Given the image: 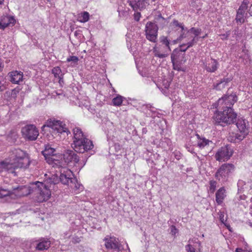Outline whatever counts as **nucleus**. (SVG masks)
Here are the masks:
<instances>
[{"mask_svg":"<svg viewBox=\"0 0 252 252\" xmlns=\"http://www.w3.org/2000/svg\"><path fill=\"white\" fill-rule=\"evenodd\" d=\"M58 183L56 177L49 178L44 182H36L32 183L35 199L38 202H43L48 200L51 195V189Z\"/></svg>","mask_w":252,"mask_h":252,"instance_id":"f257e3e1","label":"nucleus"},{"mask_svg":"<svg viewBox=\"0 0 252 252\" xmlns=\"http://www.w3.org/2000/svg\"><path fill=\"white\" fill-rule=\"evenodd\" d=\"M219 215L220 220L222 223H224V222H225V221L224 219V213L222 212H220L219 213Z\"/></svg>","mask_w":252,"mask_h":252,"instance_id":"37998d69","label":"nucleus"},{"mask_svg":"<svg viewBox=\"0 0 252 252\" xmlns=\"http://www.w3.org/2000/svg\"><path fill=\"white\" fill-rule=\"evenodd\" d=\"M178 232V230L174 225L171 226V234L172 235H175Z\"/></svg>","mask_w":252,"mask_h":252,"instance_id":"de8ad7c7","label":"nucleus"},{"mask_svg":"<svg viewBox=\"0 0 252 252\" xmlns=\"http://www.w3.org/2000/svg\"><path fill=\"white\" fill-rule=\"evenodd\" d=\"M21 89L19 87L16 88L12 90L11 95L12 97H16L17 94L19 93Z\"/></svg>","mask_w":252,"mask_h":252,"instance_id":"58836bf2","label":"nucleus"},{"mask_svg":"<svg viewBox=\"0 0 252 252\" xmlns=\"http://www.w3.org/2000/svg\"><path fill=\"white\" fill-rule=\"evenodd\" d=\"M55 152V149L53 148H52L49 145H47L45 146V150L44 151H42V154L44 155V156L47 158V157L52 156V157L51 158H49L48 161L49 163L52 162V159L51 158H54V152Z\"/></svg>","mask_w":252,"mask_h":252,"instance_id":"412c9836","label":"nucleus"},{"mask_svg":"<svg viewBox=\"0 0 252 252\" xmlns=\"http://www.w3.org/2000/svg\"><path fill=\"white\" fill-rule=\"evenodd\" d=\"M236 125L237 128L239 129L240 133H247V134H248V131L246 128V123L244 120H238Z\"/></svg>","mask_w":252,"mask_h":252,"instance_id":"393cba45","label":"nucleus"},{"mask_svg":"<svg viewBox=\"0 0 252 252\" xmlns=\"http://www.w3.org/2000/svg\"><path fill=\"white\" fill-rule=\"evenodd\" d=\"M176 42H177V41H176V40H173V43L174 44L176 43Z\"/></svg>","mask_w":252,"mask_h":252,"instance_id":"bf43d9fd","label":"nucleus"},{"mask_svg":"<svg viewBox=\"0 0 252 252\" xmlns=\"http://www.w3.org/2000/svg\"><path fill=\"white\" fill-rule=\"evenodd\" d=\"M177 50L173 51L171 56V61L173 63V69L178 71L182 70L181 67L177 63V57H176V53Z\"/></svg>","mask_w":252,"mask_h":252,"instance_id":"a878e982","label":"nucleus"},{"mask_svg":"<svg viewBox=\"0 0 252 252\" xmlns=\"http://www.w3.org/2000/svg\"><path fill=\"white\" fill-rule=\"evenodd\" d=\"M234 166L232 164H222L216 172L215 178L219 181L226 182L230 174L234 171Z\"/></svg>","mask_w":252,"mask_h":252,"instance_id":"39448f33","label":"nucleus"},{"mask_svg":"<svg viewBox=\"0 0 252 252\" xmlns=\"http://www.w3.org/2000/svg\"><path fill=\"white\" fill-rule=\"evenodd\" d=\"M227 86L222 80H220L219 82L214 85V88L217 90H221Z\"/></svg>","mask_w":252,"mask_h":252,"instance_id":"c756f323","label":"nucleus"},{"mask_svg":"<svg viewBox=\"0 0 252 252\" xmlns=\"http://www.w3.org/2000/svg\"><path fill=\"white\" fill-rule=\"evenodd\" d=\"M160 42L164 45L167 48L168 52L166 53H160L159 52L158 50H155L154 52L155 53V56L158 57L159 58H163L167 57L168 55V52L171 51V49L170 48V41L167 38L166 36H162L160 38Z\"/></svg>","mask_w":252,"mask_h":252,"instance_id":"dca6fc26","label":"nucleus"},{"mask_svg":"<svg viewBox=\"0 0 252 252\" xmlns=\"http://www.w3.org/2000/svg\"><path fill=\"white\" fill-rule=\"evenodd\" d=\"M169 86V84L167 83V84L165 86V88H167Z\"/></svg>","mask_w":252,"mask_h":252,"instance_id":"5fc2aeb1","label":"nucleus"},{"mask_svg":"<svg viewBox=\"0 0 252 252\" xmlns=\"http://www.w3.org/2000/svg\"><path fill=\"white\" fill-rule=\"evenodd\" d=\"M173 24L174 25H175L176 26L180 27L182 29V31L184 30V26L182 25V24L179 23L178 21L175 20H174L173 21Z\"/></svg>","mask_w":252,"mask_h":252,"instance_id":"a18cd8bd","label":"nucleus"},{"mask_svg":"<svg viewBox=\"0 0 252 252\" xmlns=\"http://www.w3.org/2000/svg\"><path fill=\"white\" fill-rule=\"evenodd\" d=\"M10 81L13 83L18 84L23 79V73L21 71H12L10 73Z\"/></svg>","mask_w":252,"mask_h":252,"instance_id":"a211bd4d","label":"nucleus"},{"mask_svg":"<svg viewBox=\"0 0 252 252\" xmlns=\"http://www.w3.org/2000/svg\"><path fill=\"white\" fill-rule=\"evenodd\" d=\"M230 34V31H227L225 33L222 34L221 36H222V39L223 40H226L228 39V37Z\"/></svg>","mask_w":252,"mask_h":252,"instance_id":"49530a36","label":"nucleus"},{"mask_svg":"<svg viewBox=\"0 0 252 252\" xmlns=\"http://www.w3.org/2000/svg\"><path fill=\"white\" fill-rule=\"evenodd\" d=\"M246 135H247V133H230L229 136L228 137V140L231 142H239L244 139Z\"/></svg>","mask_w":252,"mask_h":252,"instance_id":"6ab92c4d","label":"nucleus"},{"mask_svg":"<svg viewBox=\"0 0 252 252\" xmlns=\"http://www.w3.org/2000/svg\"><path fill=\"white\" fill-rule=\"evenodd\" d=\"M4 20H6L8 23H9V25L10 24L13 25L15 23V20L13 17L5 16L4 17Z\"/></svg>","mask_w":252,"mask_h":252,"instance_id":"ea45409f","label":"nucleus"},{"mask_svg":"<svg viewBox=\"0 0 252 252\" xmlns=\"http://www.w3.org/2000/svg\"><path fill=\"white\" fill-rule=\"evenodd\" d=\"M225 190L222 187L220 188L216 193V201L219 205L221 204L223 202L225 196Z\"/></svg>","mask_w":252,"mask_h":252,"instance_id":"5701e85b","label":"nucleus"},{"mask_svg":"<svg viewBox=\"0 0 252 252\" xmlns=\"http://www.w3.org/2000/svg\"><path fill=\"white\" fill-rule=\"evenodd\" d=\"M105 241V246L107 249H113L120 251L121 244L119 242L118 239L115 237L107 236L103 239Z\"/></svg>","mask_w":252,"mask_h":252,"instance_id":"4468645a","label":"nucleus"},{"mask_svg":"<svg viewBox=\"0 0 252 252\" xmlns=\"http://www.w3.org/2000/svg\"><path fill=\"white\" fill-rule=\"evenodd\" d=\"M61 73V69L60 67L57 66L54 67L52 69V73L54 75L55 77H58L60 79V81H61L62 78L60 76V74Z\"/></svg>","mask_w":252,"mask_h":252,"instance_id":"c85d7f7f","label":"nucleus"},{"mask_svg":"<svg viewBox=\"0 0 252 252\" xmlns=\"http://www.w3.org/2000/svg\"><path fill=\"white\" fill-rule=\"evenodd\" d=\"M245 185V183L244 181L242 180H239L237 183V186L238 187V190L242 189L244 185Z\"/></svg>","mask_w":252,"mask_h":252,"instance_id":"79ce46f5","label":"nucleus"},{"mask_svg":"<svg viewBox=\"0 0 252 252\" xmlns=\"http://www.w3.org/2000/svg\"><path fill=\"white\" fill-rule=\"evenodd\" d=\"M137 0H128L127 2L132 8L133 10L136 11L138 9Z\"/></svg>","mask_w":252,"mask_h":252,"instance_id":"7c9ffc66","label":"nucleus"},{"mask_svg":"<svg viewBox=\"0 0 252 252\" xmlns=\"http://www.w3.org/2000/svg\"><path fill=\"white\" fill-rule=\"evenodd\" d=\"M243 250L241 248H237L236 249V252H242Z\"/></svg>","mask_w":252,"mask_h":252,"instance_id":"603ef678","label":"nucleus"},{"mask_svg":"<svg viewBox=\"0 0 252 252\" xmlns=\"http://www.w3.org/2000/svg\"><path fill=\"white\" fill-rule=\"evenodd\" d=\"M248 12L250 15L252 16V4H251V6L249 7Z\"/></svg>","mask_w":252,"mask_h":252,"instance_id":"8fccbe9b","label":"nucleus"},{"mask_svg":"<svg viewBox=\"0 0 252 252\" xmlns=\"http://www.w3.org/2000/svg\"><path fill=\"white\" fill-rule=\"evenodd\" d=\"M124 97L121 95H118L116 97H114L113 100V104L114 106H120L123 101Z\"/></svg>","mask_w":252,"mask_h":252,"instance_id":"bb28decb","label":"nucleus"},{"mask_svg":"<svg viewBox=\"0 0 252 252\" xmlns=\"http://www.w3.org/2000/svg\"><path fill=\"white\" fill-rule=\"evenodd\" d=\"M12 154L14 157L13 160H17L19 159L23 160V164H21L20 166H26L27 165H30V161L28 155L24 151L20 149H14L12 151Z\"/></svg>","mask_w":252,"mask_h":252,"instance_id":"f8f14e48","label":"nucleus"},{"mask_svg":"<svg viewBox=\"0 0 252 252\" xmlns=\"http://www.w3.org/2000/svg\"><path fill=\"white\" fill-rule=\"evenodd\" d=\"M45 126L51 127L53 130H56L57 132L60 133L69 132L67 128L65 127V125H63L62 122L60 121H56L55 120H48L46 124L42 126V128Z\"/></svg>","mask_w":252,"mask_h":252,"instance_id":"9d476101","label":"nucleus"},{"mask_svg":"<svg viewBox=\"0 0 252 252\" xmlns=\"http://www.w3.org/2000/svg\"><path fill=\"white\" fill-rule=\"evenodd\" d=\"M158 18H162V19H163V20L164 19L162 17V16H161V14H160V15H158Z\"/></svg>","mask_w":252,"mask_h":252,"instance_id":"6e6d98bb","label":"nucleus"},{"mask_svg":"<svg viewBox=\"0 0 252 252\" xmlns=\"http://www.w3.org/2000/svg\"><path fill=\"white\" fill-rule=\"evenodd\" d=\"M232 151L228 146L221 147L215 155L216 160L220 161L228 159L232 155Z\"/></svg>","mask_w":252,"mask_h":252,"instance_id":"ddd939ff","label":"nucleus"},{"mask_svg":"<svg viewBox=\"0 0 252 252\" xmlns=\"http://www.w3.org/2000/svg\"><path fill=\"white\" fill-rule=\"evenodd\" d=\"M201 32V29H196L195 28H191L190 29L187 33L185 34V36H184V33H183L181 34L179 37V39H181L184 37H186L188 36V34H189L190 33H193L194 35V37H197V36H198Z\"/></svg>","mask_w":252,"mask_h":252,"instance_id":"b1692460","label":"nucleus"},{"mask_svg":"<svg viewBox=\"0 0 252 252\" xmlns=\"http://www.w3.org/2000/svg\"><path fill=\"white\" fill-rule=\"evenodd\" d=\"M141 17V14L140 12H136L134 15V20L136 21H138Z\"/></svg>","mask_w":252,"mask_h":252,"instance_id":"09e8293b","label":"nucleus"},{"mask_svg":"<svg viewBox=\"0 0 252 252\" xmlns=\"http://www.w3.org/2000/svg\"><path fill=\"white\" fill-rule=\"evenodd\" d=\"M249 3L248 0H243L242 4L240 6L237 10V14L235 18L236 23L242 24L245 22V18L247 15L245 12L246 10L248 8V5Z\"/></svg>","mask_w":252,"mask_h":252,"instance_id":"9b49d317","label":"nucleus"},{"mask_svg":"<svg viewBox=\"0 0 252 252\" xmlns=\"http://www.w3.org/2000/svg\"><path fill=\"white\" fill-rule=\"evenodd\" d=\"M185 44H183L180 46L179 49H175L174 50V51L177 50V52L176 53V57L178 58V55L180 54L181 52H185L188 48H184L185 46Z\"/></svg>","mask_w":252,"mask_h":252,"instance_id":"473e14b6","label":"nucleus"},{"mask_svg":"<svg viewBox=\"0 0 252 252\" xmlns=\"http://www.w3.org/2000/svg\"><path fill=\"white\" fill-rule=\"evenodd\" d=\"M223 224H224V225L227 227V228H228L230 231H231V230H230V226L229 224H227L226 223H225V222H224V223H223Z\"/></svg>","mask_w":252,"mask_h":252,"instance_id":"3c124183","label":"nucleus"},{"mask_svg":"<svg viewBox=\"0 0 252 252\" xmlns=\"http://www.w3.org/2000/svg\"><path fill=\"white\" fill-rule=\"evenodd\" d=\"M158 30V28L155 23L147 22L145 30L146 38L151 42H156L157 39Z\"/></svg>","mask_w":252,"mask_h":252,"instance_id":"1a4fd4ad","label":"nucleus"},{"mask_svg":"<svg viewBox=\"0 0 252 252\" xmlns=\"http://www.w3.org/2000/svg\"><path fill=\"white\" fill-rule=\"evenodd\" d=\"M210 184V191L211 192L213 193L216 188L217 182L215 181L211 180L209 182Z\"/></svg>","mask_w":252,"mask_h":252,"instance_id":"c9c22d12","label":"nucleus"},{"mask_svg":"<svg viewBox=\"0 0 252 252\" xmlns=\"http://www.w3.org/2000/svg\"><path fill=\"white\" fill-rule=\"evenodd\" d=\"M21 132L23 137L29 141L35 140L39 135L38 130L33 125H26L22 128Z\"/></svg>","mask_w":252,"mask_h":252,"instance_id":"0eeeda50","label":"nucleus"},{"mask_svg":"<svg viewBox=\"0 0 252 252\" xmlns=\"http://www.w3.org/2000/svg\"><path fill=\"white\" fill-rule=\"evenodd\" d=\"M207 34H205V35H204L202 38H205V37L207 36Z\"/></svg>","mask_w":252,"mask_h":252,"instance_id":"13d9d810","label":"nucleus"},{"mask_svg":"<svg viewBox=\"0 0 252 252\" xmlns=\"http://www.w3.org/2000/svg\"><path fill=\"white\" fill-rule=\"evenodd\" d=\"M220 109L221 110L215 113L213 117L214 124L224 126L236 122L237 115L232 108Z\"/></svg>","mask_w":252,"mask_h":252,"instance_id":"7ed1b4c3","label":"nucleus"},{"mask_svg":"<svg viewBox=\"0 0 252 252\" xmlns=\"http://www.w3.org/2000/svg\"><path fill=\"white\" fill-rule=\"evenodd\" d=\"M218 65L217 61L211 58L205 64V69L209 72H215L218 69Z\"/></svg>","mask_w":252,"mask_h":252,"instance_id":"f3484780","label":"nucleus"},{"mask_svg":"<svg viewBox=\"0 0 252 252\" xmlns=\"http://www.w3.org/2000/svg\"><path fill=\"white\" fill-rule=\"evenodd\" d=\"M63 158L64 164H68L70 162L77 163L79 161V157L75 153V151L70 150H66L63 154Z\"/></svg>","mask_w":252,"mask_h":252,"instance_id":"2eb2a0df","label":"nucleus"},{"mask_svg":"<svg viewBox=\"0 0 252 252\" xmlns=\"http://www.w3.org/2000/svg\"><path fill=\"white\" fill-rule=\"evenodd\" d=\"M3 1H4V0H0V4H2Z\"/></svg>","mask_w":252,"mask_h":252,"instance_id":"4d7b16f0","label":"nucleus"},{"mask_svg":"<svg viewBox=\"0 0 252 252\" xmlns=\"http://www.w3.org/2000/svg\"><path fill=\"white\" fill-rule=\"evenodd\" d=\"M74 140L73 146L74 151L80 153H84L94 147L92 141L84 136L81 129L75 127L73 129Z\"/></svg>","mask_w":252,"mask_h":252,"instance_id":"f03ea898","label":"nucleus"},{"mask_svg":"<svg viewBox=\"0 0 252 252\" xmlns=\"http://www.w3.org/2000/svg\"><path fill=\"white\" fill-rule=\"evenodd\" d=\"M233 79V77L231 75H229L228 74H227V75L224 77L223 78L221 79V80L223 82H224L225 84L227 85V84L231 82Z\"/></svg>","mask_w":252,"mask_h":252,"instance_id":"e433bc0d","label":"nucleus"},{"mask_svg":"<svg viewBox=\"0 0 252 252\" xmlns=\"http://www.w3.org/2000/svg\"><path fill=\"white\" fill-rule=\"evenodd\" d=\"M78 61H79L78 58L76 56H70L66 60V61L67 62H72L74 63H77Z\"/></svg>","mask_w":252,"mask_h":252,"instance_id":"4c0bfd02","label":"nucleus"},{"mask_svg":"<svg viewBox=\"0 0 252 252\" xmlns=\"http://www.w3.org/2000/svg\"><path fill=\"white\" fill-rule=\"evenodd\" d=\"M9 25V23H8L6 20H4V17L0 21V29L3 30Z\"/></svg>","mask_w":252,"mask_h":252,"instance_id":"72a5a7b5","label":"nucleus"},{"mask_svg":"<svg viewBox=\"0 0 252 252\" xmlns=\"http://www.w3.org/2000/svg\"><path fill=\"white\" fill-rule=\"evenodd\" d=\"M23 160L19 159L17 160L13 161V162L12 163L11 165H7V168L8 170L10 171L11 173H14V172L11 170L12 168H13L14 170H15L16 169L18 168H27L29 167V165H27L26 166H20L21 164H22V162H23Z\"/></svg>","mask_w":252,"mask_h":252,"instance_id":"aec40b11","label":"nucleus"},{"mask_svg":"<svg viewBox=\"0 0 252 252\" xmlns=\"http://www.w3.org/2000/svg\"><path fill=\"white\" fill-rule=\"evenodd\" d=\"M51 159L52 162L50 163V164H51L54 168H57L60 169V179L63 184L69 185V183H73L76 181L75 178H73L71 177L72 175L71 171L64 167L65 164H64L63 161L53 158H52Z\"/></svg>","mask_w":252,"mask_h":252,"instance_id":"20e7f679","label":"nucleus"},{"mask_svg":"<svg viewBox=\"0 0 252 252\" xmlns=\"http://www.w3.org/2000/svg\"><path fill=\"white\" fill-rule=\"evenodd\" d=\"M250 225L252 226V223H250Z\"/></svg>","mask_w":252,"mask_h":252,"instance_id":"052dcab7","label":"nucleus"},{"mask_svg":"<svg viewBox=\"0 0 252 252\" xmlns=\"http://www.w3.org/2000/svg\"><path fill=\"white\" fill-rule=\"evenodd\" d=\"M210 142V141L207 139H203L202 140H200V141L198 142V146L200 148H202L204 147L205 146L209 144V143Z\"/></svg>","mask_w":252,"mask_h":252,"instance_id":"f704fd0d","label":"nucleus"},{"mask_svg":"<svg viewBox=\"0 0 252 252\" xmlns=\"http://www.w3.org/2000/svg\"><path fill=\"white\" fill-rule=\"evenodd\" d=\"M137 6H138V9H141V8H142L143 7V5H144V3H145V1L144 0H137Z\"/></svg>","mask_w":252,"mask_h":252,"instance_id":"c03bdc74","label":"nucleus"},{"mask_svg":"<svg viewBox=\"0 0 252 252\" xmlns=\"http://www.w3.org/2000/svg\"><path fill=\"white\" fill-rule=\"evenodd\" d=\"M50 241L45 239L40 240L39 243L36 245V249L39 251H43L48 249L50 247Z\"/></svg>","mask_w":252,"mask_h":252,"instance_id":"4be33fe9","label":"nucleus"},{"mask_svg":"<svg viewBox=\"0 0 252 252\" xmlns=\"http://www.w3.org/2000/svg\"><path fill=\"white\" fill-rule=\"evenodd\" d=\"M186 248L188 252H195V248L190 244L187 245Z\"/></svg>","mask_w":252,"mask_h":252,"instance_id":"a19ab883","label":"nucleus"},{"mask_svg":"<svg viewBox=\"0 0 252 252\" xmlns=\"http://www.w3.org/2000/svg\"><path fill=\"white\" fill-rule=\"evenodd\" d=\"M198 40V37H193L190 41L188 42L187 43H185V45L187 46V48H189L193 46L195 43H197Z\"/></svg>","mask_w":252,"mask_h":252,"instance_id":"2f4dec72","label":"nucleus"},{"mask_svg":"<svg viewBox=\"0 0 252 252\" xmlns=\"http://www.w3.org/2000/svg\"><path fill=\"white\" fill-rule=\"evenodd\" d=\"M26 189L27 188L25 186H18L13 188L12 190L0 189V198H10L15 199L25 195L23 190Z\"/></svg>","mask_w":252,"mask_h":252,"instance_id":"423d86ee","label":"nucleus"},{"mask_svg":"<svg viewBox=\"0 0 252 252\" xmlns=\"http://www.w3.org/2000/svg\"><path fill=\"white\" fill-rule=\"evenodd\" d=\"M153 1H155L156 0H152Z\"/></svg>","mask_w":252,"mask_h":252,"instance_id":"680f3d73","label":"nucleus"},{"mask_svg":"<svg viewBox=\"0 0 252 252\" xmlns=\"http://www.w3.org/2000/svg\"><path fill=\"white\" fill-rule=\"evenodd\" d=\"M237 100V96L235 94L230 95L226 94L218 100V106L219 109L232 108Z\"/></svg>","mask_w":252,"mask_h":252,"instance_id":"6e6552de","label":"nucleus"},{"mask_svg":"<svg viewBox=\"0 0 252 252\" xmlns=\"http://www.w3.org/2000/svg\"><path fill=\"white\" fill-rule=\"evenodd\" d=\"M90 15L88 12L85 11L82 13L80 17L79 21L81 23H85L89 21Z\"/></svg>","mask_w":252,"mask_h":252,"instance_id":"cd10ccee","label":"nucleus"},{"mask_svg":"<svg viewBox=\"0 0 252 252\" xmlns=\"http://www.w3.org/2000/svg\"><path fill=\"white\" fill-rule=\"evenodd\" d=\"M3 66L1 65V63L0 62V72L2 70Z\"/></svg>","mask_w":252,"mask_h":252,"instance_id":"864d4df0","label":"nucleus"}]
</instances>
